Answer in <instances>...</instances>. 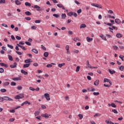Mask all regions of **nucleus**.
I'll list each match as a JSON object with an SVG mask.
<instances>
[{
    "instance_id": "473e14b6",
    "label": "nucleus",
    "mask_w": 124,
    "mask_h": 124,
    "mask_svg": "<svg viewBox=\"0 0 124 124\" xmlns=\"http://www.w3.org/2000/svg\"><path fill=\"white\" fill-rule=\"evenodd\" d=\"M108 13L109 14H113L114 12H113V11H112V10H109L108 11Z\"/></svg>"
},
{
    "instance_id": "ddd939ff",
    "label": "nucleus",
    "mask_w": 124,
    "mask_h": 124,
    "mask_svg": "<svg viewBox=\"0 0 124 124\" xmlns=\"http://www.w3.org/2000/svg\"><path fill=\"white\" fill-rule=\"evenodd\" d=\"M21 72L22 73V74H24V75H28V72H26V71H25L23 69L21 70Z\"/></svg>"
},
{
    "instance_id": "393cba45",
    "label": "nucleus",
    "mask_w": 124,
    "mask_h": 124,
    "mask_svg": "<svg viewBox=\"0 0 124 124\" xmlns=\"http://www.w3.org/2000/svg\"><path fill=\"white\" fill-rule=\"evenodd\" d=\"M40 113V111H35L34 112V115L35 116H38L39 115V113Z\"/></svg>"
},
{
    "instance_id": "4be33fe9",
    "label": "nucleus",
    "mask_w": 124,
    "mask_h": 124,
    "mask_svg": "<svg viewBox=\"0 0 124 124\" xmlns=\"http://www.w3.org/2000/svg\"><path fill=\"white\" fill-rule=\"evenodd\" d=\"M25 14L26 15H27V16H31V13L29 11L26 12Z\"/></svg>"
},
{
    "instance_id": "58836bf2",
    "label": "nucleus",
    "mask_w": 124,
    "mask_h": 124,
    "mask_svg": "<svg viewBox=\"0 0 124 124\" xmlns=\"http://www.w3.org/2000/svg\"><path fill=\"white\" fill-rule=\"evenodd\" d=\"M104 82H110V79L108 78H104Z\"/></svg>"
},
{
    "instance_id": "f03ea898",
    "label": "nucleus",
    "mask_w": 124,
    "mask_h": 124,
    "mask_svg": "<svg viewBox=\"0 0 124 124\" xmlns=\"http://www.w3.org/2000/svg\"><path fill=\"white\" fill-rule=\"evenodd\" d=\"M3 100H6V101H13V99L8 96H4L3 98Z\"/></svg>"
},
{
    "instance_id": "f704fd0d",
    "label": "nucleus",
    "mask_w": 124,
    "mask_h": 124,
    "mask_svg": "<svg viewBox=\"0 0 124 124\" xmlns=\"http://www.w3.org/2000/svg\"><path fill=\"white\" fill-rule=\"evenodd\" d=\"M93 95H99V92H93Z\"/></svg>"
},
{
    "instance_id": "de8ad7c7",
    "label": "nucleus",
    "mask_w": 124,
    "mask_h": 124,
    "mask_svg": "<svg viewBox=\"0 0 124 124\" xmlns=\"http://www.w3.org/2000/svg\"><path fill=\"white\" fill-rule=\"evenodd\" d=\"M7 46L9 47V48H10L11 49H13V46L7 44Z\"/></svg>"
},
{
    "instance_id": "39448f33",
    "label": "nucleus",
    "mask_w": 124,
    "mask_h": 124,
    "mask_svg": "<svg viewBox=\"0 0 124 124\" xmlns=\"http://www.w3.org/2000/svg\"><path fill=\"white\" fill-rule=\"evenodd\" d=\"M58 7H59V8H62V9H63L64 10H65V8H64V6H63L62 4H58L57 5Z\"/></svg>"
},
{
    "instance_id": "412c9836",
    "label": "nucleus",
    "mask_w": 124,
    "mask_h": 124,
    "mask_svg": "<svg viewBox=\"0 0 124 124\" xmlns=\"http://www.w3.org/2000/svg\"><path fill=\"white\" fill-rule=\"evenodd\" d=\"M25 5H26V6H31V4L29 3V2H26L25 3Z\"/></svg>"
},
{
    "instance_id": "20e7f679",
    "label": "nucleus",
    "mask_w": 124,
    "mask_h": 124,
    "mask_svg": "<svg viewBox=\"0 0 124 124\" xmlns=\"http://www.w3.org/2000/svg\"><path fill=\"white\" fill-rule=\"evenodd\" d=\"M91 5L92 6H95V7H97V8H102V6L98 4L92 3Z\"/></svg>"
},
{
    "instance_id": "09e8293b",
    "label": "nucleus",
    "mask_w": 124,
    "mask_h": 124,
    "mask_svg": "<svg viewBox=\"0 0 124 124\" xmlns=\"http://www.w3.org/2000/svg\"><path fill=\"white\" fill-rule=\"evenodd\" d=\"M25 19L27 20V21H31V18L30 17H25Z\"/></svg>"
},
{
    "instance_id": "5701e85b",
    "label": "nucleus",
    "mask_w": 124,
    "mask_h": 124,
    "mask_svg": "<svg viewBox=\"0 0 124 124\" xmlns=\"http://www.w3.org/2000/svg\"><path fill=\"white\" fill-rule=\"evenodd\" d=\"M44 57H45V58H47V57H48V56H49V53L47 52H45L44 53Z\"/></svg>"
},
{
    "instance_id": "72a5a7b5",
    "label": "nucleus",
    "mask_w": 124,
    "mask_h": 124,
    "mask_svg": "<svg viewBox=\"0 0 124 124\" xmlns=\"http://www.w3.org/2000/svg\"><path fill=\"white\" fill-rule=\"evenodd\" d=\"M25 43L26 45H28V46H31V44L29 42H25Z\"/></svg>"
},
{
    "instance_id": "ea45409f",
    "label": "nucleus",
    "mask_w": 124,
    "mask_h": 124,
    "mask_svg": "<svg viewBox=\"0 0 124 124\" xmlns=\"http://www.w3.org/2000/svg\"><path fill=\"white\" fill-rule=\"evenodd\" d=\"M16 54H17V55H22L23 54V52H21L18 51H16Z\"/></svg>"
},
{
    "instance_id": "a18cd8bd",
    "label": "nucleus",
    "mask_w": 124,
    "mask_h": 124,
    "mask_svg": "<svg viewBox=\"0 0 124 124\" xmlns=\"http://www.w3.org/2000/svg\"><path fill=\"white\" fill-rule=\"evenodd\" d=\"M0 92L1 93H5V92H6V90L5 89H1L0 90Z\"/></svg>"
},
{
    "instance_id": "9b49d317",
    "label": "nucleus",
    "mask_w": 124,
    "mask_h": 124,
    "mask_svg": "<svg viewBox=\"0 0 124 124\" xmlns=\"http://www.w3.org/2000/svg\"><path fill=\"white\" fill-rule=\"evenodd\" d=\"M115 22L116 24H121V20L118 18L115 19Z\"/></svg>"
},
{
    "instance_id": "052dcab7",
    "label": "nucleus",
    "mask_w": 124,
    "mask_h": 124,
    "mask_svg": "<svg viewBox=\"0 0 124 124\" xmlns=\"http://www.w3.org/2000/svg\"><path fill=\"white\" fill-rule=\"evenodd\" d=\"M74 41H77V40H78V41H79V38H74L73 39Z\"/></svg>"
},
{
    "instance_id": "bf43d9fd",
    "label": "nucleus",
    "mask_w": 124,
    "mask_h": 124,
    "mask_svg": "<svg viewBox=\"0 0 124 124\" xmlns=\"http://www.w3.org/2000/svg\"><path fill=\"white\" fill-rule=\"evenodd\" d=\"M87 78L88 80H92V78L90 76H87Z\"/></svg>"
},
{
    "instance_id": "864d4df0",
    "label": "nucleus",
    "mask_w": 124,
    "mask_h": 124,
    "mask_svg": "<svg viewBox=\"0 0 124 124\" xmlns=\"http://www.w3.org/2000/svg\"><path fill=\"white\" fill-rule=\"evenodd\" d=\"M17 90L20 91V90H22V89H23V87L22 86H18L17 87Z\"/></svg>"
},
{
    "instance_id": "4468645a",
    "label": "nucleus",
    "mask_w": 124,
    "mask_h": 124,
    "mask_svg": "<svg viewBox=\"0 0 124 124\" xmlns=\"http://www.w3.org/2000/svg\"><path fill=\"white\" fill-rule=\"evenodd\" d=\"M108 72H109L110 74H115L116 73V71L114 70L111 71V69H108Z\"/></svg>"
},
{
    "instance_id": "79ce46f5",
    "label": "nucleus",
    "mask_w": 124,
    "mask_h": 124,
    "mask_svg": "<svg viewBox=\"0 0 124 124\" xmlns=\"http://www.w3.org/2000/svg\"><path fill=\"white\" fill-rule=\"evenodd\" d=\"M11 86H16V82L13 81L11 82Z\"/></svg>"
},
{
    "instance_id": "7ed1b4c3",
    "label": "nucleus",
    "mask_w": 124,
    "mask_h": 124,
    "mask_svg": "<svg viewBox=\"0 0 124 124\" xmlns=\"http://www.w3.org/2000/svg\"><path fill=\"white\" fill-rule=\"evenodd\" d=\"M45 97L46 98V100L49 101L51 98H50V94L48 93H45Z\"/></svg>"
},
{
    "instance_id": "e2e57ef3",
    "label": "nucleus",
    "mask_w": 124,
    "mask_h": 124,
    "mask_svg": "<svg viewBox=\"0 0 124 124\" xmlns=\"http://www.w3.org/2000/svg\"><path fill=\"white\" fill-rule=\"evenodd\" d=\"M110 22L112 25H115V21H114V20H110Z\"/></svg>"
},
{
    "instance_id": "a211bd4d",
    "label": "nucleus",
    "mask_w": 124,
    "mask_h": 124,
    "mask_svg": "<svg viewBox=\"0 0 124 124\" xmlns=\"http://www.w3.org/2000/svg\"><path fill=\"white\" fill-rule=\"evenodd\" d=\"M87 27V25L85 24H82L80 26V29H83L84 28H86Z\"/></svg>"
},
{
    "instance_id": "f257e3e1",
    "label": "nucleus",
    "mask_w": 124,
    "mask_h": 124,
    "mask_svg": "<svg viewBox=\"0 0 124 124\" xmlns=\"http://www.w3.org/2000/svg\"><path fill=\"white\" fill-rule=\"evenodd\" d=\"M32 7L37 9V11H42L43 9H40V7L37 5H35L34 6H32Z\"/></svg>"
},
{
    "instance_id": "6ab92c4d",
    "label": "nucleus",
    "mask_w": 124,
    "mask_h": 124,
    "mask_svg": "<svg viewBox=\"0 0 124 124\" xmlns=\"http://www.w3.org/2000/svg\"><path fill=\"white\" fill-rule=\"evenodd\" d=\"M15 3L17 5H19L21 4V2L20 1H19V0H16L15 1Z\"/></svg>"
},
{
    "instance_id": "49530a36",
    "label": "nucleus",
    "mask_w": 124,
    "mask_h": 124,
    "mask_svg": "<svg viewBox=\"0 0 124 124\" xmlns=\"http://www.w3.org/2000/svg\"><path fill=\"white\" fill-rule=\"evenodd\" d=\"M78 116L79 117L80 120H82V119H83V115L82 114H78Z\"/></svg>"
},
{
    "instance_id": "6e6552de",
    "label": "nucleus",
    "mask_w": 124,
    "mask_h": 124,
    "mask_svg": "<svg viewBox=\"0 0 124 124\" xmlns=\"http://www.w3.org/2000/svg\"><path fill=\"white\" fill-rule=\"evenodd\" d=\"M31 65V63H26L23 65V68H26L27 67H29Z\"/></svg>"
},
{
    "instance_id": "e433bc0d",
    "label": "nucleus",
    "mask_w": 124,
    "mask_h": 124,
    "mask_svg": "<svg viewBox=\"0 0 124 124\" xmlns=\"http://www.w3.org/2000/svg\"><path fill=\"white\" fill-rule=\"evenodd\" d=\"M79 70H80V66H78L76 68V72H79Z\"/></svg>"
},
{
    "instance_id": "cd10ccee",
    "label": "nucleus",
    "mask_w": 124,
    "mask_h": 124,
    "mask_svg": "<svg viewBox=\"0 0 124 124\" xmlns=\"http://www.w3.org/2000/svg\"><path fill=\"white\" fill-rule=\"evenodd\" d=\"M15 99H21V96L19 95H17L15 97Z\"/></svg>"
},
{
    "instance_id": "c85d7f7f",
    "label": "nucleus",
    "mask_w": 124,
    "mask_h": 124,
    "mask_svg": "<svg viewBox=\"0 0 124 124\" xmlns=\"http://www.w3.org/2000/svg\"><path fill=\"white\" fill-rule=\"evenodd\" d=\"M53 16L54 17H55V18H59L60 17V15H58V14H54L53 15Z\"/></svg>"
},
{
    "instance_id": "dca6fc26",
    "label": "nucleus",
    "mask_w": 124,
    "mask_h": 124,
    "mask_svg": "<svg viewBox=\"0 0 124 124\" xmlns=\"http://www.w3.org/2000/svg\"><path fill=\"white\" fill-rule=\"evenodd\" d=\"M116 37H117V38H121V37H123V35L121 33H117L116 34Z\"/></svg>"
},
{
    "instance_id": "7c9ffc66",
    "label": "nucleus",
    "mask_w": 124,
    "mask_h": 124,
    "mask_svg": "<svg viewBox=\"0 0 124 124\" xmlns=\"http://www.w3.org/2000/svg\"><path fill=\"white\" fill-rule=\"evenodd\" d=\"M111 107H113V108H116V107H117V106L116 105H115V104L114 103H112V104H111Z\"/></svg>"
},
{
    "instance_id": "c9c22d12",
    "label": "nucleus",
    "mask_w": 124,
    "mask_h": 124,
    "mask_svg": "<svg viewBox=\"0 0 124 124\" xmlns=\"http://www.w3.org/2000/svg\"><path fill=\"white\" fill-rule=\"evenodd\" d=\"M112 112L114 113V114H118V111H117V109H112Z\"/></svg>"
},
{
    "instance_id": "6e6d98bb",
    "label": "nucleus",
    "mask_w": 124,
    "mask_h": 124,
    "mask_svg": "<svg viewBox=\"0 0 124 124\" xmlns=\"http://www.w3.org/2000/svg\"><path fill=\"white\" fill-rule=\"evenodd\" d=\"M19 45H25V43L24 42H20L18 44Z\"/></svg>"
},
{
    "instance_id": "603ef678",
    "label": "nucleus",
    "mask_w": 124,
    "mask_h": 124,
    "mask_svg": "<svg viewBox=\"0 0 124 124\" xmlns=\"http://www.w3.org/2000/svg\"><path fill=\"white\" fill-rule=\"evenodd\" d=\"M41 48L42 49H43L44 51H46V47H45L44 46H43V45H41Z\"/></svg>"
},
{
    "instance_id": "aec40b11",
    "label": "nucleus",
    "mask_w": 124,
    "mask_h": 124,
    "mask_svg": "<svg viewBox=\"0 0 124 124\" xmlns=\"http://www.w3.org/2000/svg\"><path fill=\"white\" fill-rule=\"evenodd\" d=\"M12 80H14V81H19V80H21V78H13Z\"/></svg>"
},
{
    "instance_id": "37998d69",
    "label": "nucleus",
    "mask_w": 124,
    "mask_h": 124,
    "mask_svg": "<svg viewBox=\"0 0 124 124\" xmlns=\"http://www.w3.org/2000/svg\"><path fill=\"white\" fill-rule=\"evenodd\" d=\"M82 12V9H79V10H78V11H77V13H78V15H79V14H80V13H81Z\"/></svg>"
},
{
    "instance_id": "0eeeda50",
    "label": "nucleus",
    "mask_w": 124,
    "mask_h": 124,
    "mask_svg": "<svg viewBox=\"0 0 124 124\" xmlns=\"http://www.w3.org/2000/svg\"><path fill=\"white\" fill-rule=\"evenodd\" d=\"M17 66V63L16 62H14V65H10V67L11 68H15V67H16Z\"/></svg>"
},
{
    "instance_id": "5fc2aeb1",
    "label": "nucleus",
    "mask_w": 124,
    "mask_h": 124,
    "mask_svg": "<svg viewBox=\"0 0 124 124\" xmlns=\"http://www.w3.org/2000/svg\"><path fill=\"white\" fill-rule=\"evenodd\" d=\"M114 50H117L118 49V46H113Z\"/></svg>"
},
{
    "instance_id": "423d86ee",
    "label": "nucleus",
    "mask_w": 124,
    "mask_h": 124,
    "mask_svg": "<svg viewBox=\"0 0 124 124\" xmlns=\"http://www.w3.org/2000/svg\"><path fill=\"white\" fill-rule=\"evenodd\" d=\"M16 45H17V46H18V47H20V48H21V49H22V50H27V48L25 47V46H21L19 44H17Z\"/></svg>"
},
{
    "instance_id": "8fccbe9b",
    "label": "nucleus",
    "mask_w": 124,
    "mask_h": 124,
    "mask_svg": "<svg viewBox=\"0 0 124 124\" xmlns=\"http://www.w3.org/2000/svg\"><path fill=\"white\" fill-rule=\"evenodd\" d=\"M86 39L88 42H91V38L90 37H87Z\"/></svg>"
},
{
    "instance_id": "338daca9",
    "label": "nucleus",
    "mask_w": 124,
    "mask_h": 124,
    "mask_svg": "<svg viewBox=\"0 0 124 124\" xmlns=\"http://www.w3.org/2000/svg\"><path fill=\"white\" fill-rule=\"evenodd\" d=\"M68 34H69L72 35V34H73V32L72 31H68Z\"/></svg>"
},
{
    "instance_id": "c756f323",
    "label": "nucleus",
    "mask_w": 124,
    "mask_h": 124,
    "mask_svg": "<svg viewBox=\"0 0 124 124\" xmlns=\"http://www.w3.org/2000/svg\"><path fill=\"white\" fill-rule=\"evenodd\" d=\"M73 15V12H70L68 13V16H69V17H71Z\"/></svg>"
},
{
    "instance_id": "3c124183",
    "label": "nucleus",
    "mask_w": 124,
    "mask_h": 124,
    "mask_svg": "<svg viewBox=\"0 0 124 124\" xmlns=\"http://www.w3.org/2000/svg\"><path fill=\"white\" fill-rule=\"evenodd\" d=\"M9 85V82H6L3 84L4 86H8Z\"/></svg>"
},
{
    "instance_id": "c03bdc74",
    "label": "nucleus",
    "mask_w": 124,
    "mask_h": 124,
    "mask_svg": "<svg viewBox=\"0 0 124 124\" xmlns=\"http://www.w3.org/2000/svg\"><path fill=\"white\" fill-rule=\"evenodd\" d=\"M41 22V21L40 20H36L35 21V23L36 24H39V23H40Z\"/></svg>"
},
{
    "instance_id": "9d476101",
    "label": "nucleus",
    "mask_w": 124,
    "mask_h": 124,
    "mask_svg": "<svg viewBox=\"0 0 124 124\" xmlns=\"http://www.w3.org/2000/svg\"><path fill=\"white\" fill-rule=\"evenodd\" d=\"M31 51L34 53V54H38V51L35 48L32 49Z\"/></svg>"
},
{
    "instance_id": "bb28decb",
    "label": "nucleus",
    "mask_w": 124,
    "mask_h": 124,
    "mask_svg": "<svg viewBox=\"0 0 124 124\" xmlns=\"http://www.w3.org/2000/svg\"><path fill=\"white\" fill-rule=\"evenodd\" d=\"M119 69L120 70H121V71H124V66L123 65L119 67Z\"/></svg>"
},
{
    "instance_id": "a19ab883",
    "label": "nucleus",
    "mask_w": 124,
    "mask_h": 124,
    "mask_svg": "<svg viewBox=\"0 0 124 124\" xmlns=\"http://www.w3.org/2000/svg\"><path fill=\"white\" fill-rule=\"evenodd\" d=\"M124 57V56L123 55L119 56V58H120V59H121L122 62H124V58H123Z\"/></svg>"
},
{
    "instance_id": "774afa93",
    "label": "nucleus",
    "mask_w": 124,
    "mask_h": 124,
    "mask_svg": "<svg viewBox=\"0 0 124 124\" xmlns=\"http://www.w3.org/2000/svg\"><path fill=\"white\" fill-rule=\"evenodd\" d=\"M52 65H51V64H48L47 65H46V67H52Z\"/></svg>"
},
{
    "instance_id": "f3484780",
    "label": "nucleus",
    "mask_w": 124,
    "mask_h": 124,
    "mask_svg": "<svg viewBox=\"0 0 124 124\" xmlns=\"http://www.w3.org/2000/svg\"><path fill=\"white\" fill-rule=\"evenodd\" d=\"M62 19H65L66 18V15L65 14H62L61 15Z\"/></svg>"
},
{
    "instance_id": "2f4dec72",
    "label": "nucleus",
    "mask_w": 124,
    "mask_h": 124,
    "mask_svg": "<svg viewBox=\"0 0 124 124\" xmlns=\"http://www.w3.org/2000/svg\"><path fill=\"white\" fill-rule=\"evenodd\" d=\"M16 39H17V40H21V39H22V38H21V37L19 36H16Z\"/></svg>"
},
{
    "instance_id": "4d7b16f0",
    "label": "nucleus",
    "mask_w": 124,
    "mask_h": 124,
    "mask_svg": "<svg viewBox=\"0 0 124 124\" xmlns=\"http://www.w3.org/2000/svg\"><path fill=\"white\" fill-rule=\"evenodd\" d=\"M0 3H5V0H0Z\"/></svg>"
},
{
    "instance_id": "13d9d810",
    "label": "nucleus",
    "mask_w": 124,
    "mask_h": 124,
    "mask_svg": "<svg viewBox=\"0 0 124 124\" xmlns=\"http://www.w3.org/2000/svg\"><path fill=\"white\" fill-rule=\"evenodd\" d=\"M99 116H101V114H99V113H96V114L94 115V117H95V116L99 117Z\"/></svg>"
},
{
    "instance_id": "4c0bfd02",
    "label": "nucleus",
    "mask_w": 124,
    "mask_h": 124,
    "mask_svg": "<svg viewBox=\"0 0 124 124\" xmlns=\"http://www.w3.org/2000/svg\"><path fill=\"white\" fill-rule=\"evenodd\" d=\"M4 72V69L2 68H0V73H3Z\"/></svg>"
},
{
    "instance_id": "69168bd1",
    "label": "nucleus",
    "mask_w": 124,
    "mask_h": 124,
    "mask_svg": "<svg viewBox=\"0 0 124 124\" xmlns=\"http://www.w3.org/2000/svg\"><path fill=\"white\" fill-rule=\"evenodd\" d=\"M65 49L66 50H69V46H68V45L66 46Z\"/></svg>"
},
{
    "instance_id": "1a4fd4ad",
    "label": "nucleus",
    "mask_w": 124,
    "mask_h": 124,
    "mask_svg": "<svg viewBox=\"0 0 124 124\" xmlns=\"http://www.w3.org/2000/svg\"><path fill=\"white\" fill-rule=\"evenodd\" d=\"M31 59H28L25 60V62L26 63H30V64H31Z\"/></svg>"
},
{
    "instance_id": "2eb2a0df",
    "label": "nucleus",
    "mask_w": 124,
    "mask_h": 124,
    "mask_svg": "<svg viewBox=\"0 0 124 124\" xmlns=\"http://www.w3.org/2000/svg\"><path fill=\"white\" fill-rule=\"evenodd\" d=\"M98 84H99V80H96L94 82V85L95 86H98Z\"/></svg>"
},
{
    "instance_id": "680f3d73",
    "label": "nucleus",
    "mask_w": 124,
    "mask_h": 124,
    "mask_svg": "<svg viewBox=\"0 0 124 124\" xmlns=\"http://www.w3.org/2000/svg\"><path fill=\"white\" fill-rule=\"evenodd\" d=\"M1 49L4 50V51H6V50H7L6 47H5V46H2Z\"/></svg>"
},
{
    "instance_id": "a878e982",
    "label": "nucleus",
    "mask_w": 124,
    "mask_h": 124,
    "mask_svg": "<svg viewBox=\"0 0 124 124\" xmlns=\"http://www.w3.org/2000/svg\"><path fill=\"white\" fill-rule=\"evenodd\" d=\"M50 116H51L50 114H48L47 113H45V118H46V119H48V118H49V117H50Z\"/></svg>"
},
{
    "instance_id": "f8f14e48",
    "label": "nucleus",
    "mask_w": 124,
    "mask_h": 124,
    "mask_svg": "<svg viewBox=\"0 0 124 124\" xmlns=\"http://www.w3.org/2000/svg\"><path fill=\"white\" fill-rule=\"evenodd\" d=\"M65 65V63H60L58 64V67H60V68H61V67H62V66H64Z\"/></svg>"
},
{
    "instance_id": "b1692460",
    "label": "nucleus",
    "mask_w": 124,
    "mask_h": 124,
    "mask_svg": "<svg viewBox=\"0 0 124 124\" xmlns=\"http://www.w3.org/2000/svg\"><path fill=\"white\" fill-rule=\"evenodd\" d=\"M8 59L9 61H11V62L13 61V58H12V56L11 55H8Z\"/></svg>"
},
{
    "instance_id": "0e129e2a",
    "label": "nucleus",
    "mask_w": 124,
    "mask_h": 124,
    "mask_svg": "<svg viewBox=\"0 0 124 124\" xmlns=\"http://www.w3.org/2000/svg\"><path fill=\"white\" fill-rule=\"evenodd\" d=\"M29 89L31 91H32L33 92V91H35V89H34L32 87H30Z\"/></svg>"
}]
</instances>
